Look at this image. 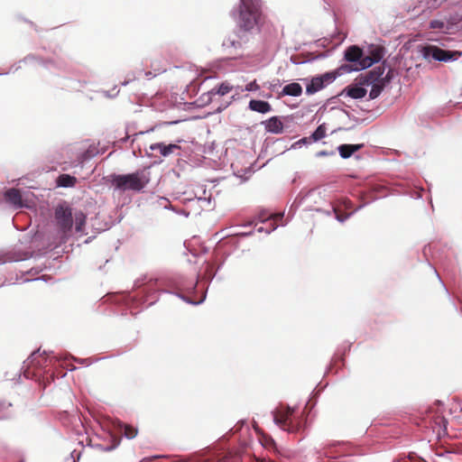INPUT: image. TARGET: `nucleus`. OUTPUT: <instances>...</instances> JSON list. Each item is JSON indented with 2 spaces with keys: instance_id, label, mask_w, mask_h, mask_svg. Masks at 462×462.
<instances>
[{
  "instance_id": "nucleus-1",
  "label": "nucleus",
  "mask_w": 462,
  "mask_h": 462,
  "mask_svg": "<svg viewBox=\"0 0 462 462\" xmlns=\"http://www.w3.org/2000/svg\"><path fill=\"white\" fill-rule=\"evenodd\" d=\"M222 264L218 265L216 272H212V267L208 265L204 278L198 273L196 279L184 274H172L161 280H150L134 294L120 292L111 295L109 300L116 308L114 311L121 316L128 313L136 316L143 308L138 310L136 309L144 304V308H147L156 303L160 292L173 294L186 303L197 306L206 300L208 286Z\"/></svg>"
},
{
  "instance_id": "nucleus-2",
  "label": "nucleus",
  "mask_w": 462,
  "mask_h": 462,
  "mask_svg": "<svg viewBox=\"0 0 462 462\" xmlns=\"http://www.w3.org/2000/svg\"><path fill=\"white\" fill-rule=\"evenodd\" d=\"M232 14L236 22V30L234 35L227 36L223 41V47L238 49L242 42L247 41V33L258 30L262 16L261 0H239L238 10Z\"/></svg>"
},
{
  "instance_id": "nucleus-3",
  "label": "nucleus",
  "mask_w": 462,
  "mask_h": 462,
  "mask_svg": "<svg viewBox=\"0 0 462 462\" xmlns=\"http://www.w3.org/2000/svg\"><path fill=\"white\" fill-rule=\"evenodd\" d=\"M319 194L316 189H310L307 191L300 190V193L296 196L294 201L291 204V209L296 210L300 208L303 203L309 202L307 206L308 210L316 211L318 213H322L326 216H331L332 214L335 217V219L339 223L346 222L348 218H350L356 212L359 211L363 208H365L369 203L376 200L378 198L376 196L370 195V199L367 201L362 202L357 208L354 210L348 211L353 208V203L348 199H341L337 203H330L328 208H314L311 205V199L316 195Z\"/></svg>"
},
{
  "instance_id": "nucleus-4",
  "label": "nucleus",
  "mask_w": 462,
  "mask_h": 462,
  "mask_svg": "<svg viewBox=\"0 0 462 462\" xmlns=\"http://www.w3.org/2000/svg\"><path fill=\"white\" fill-rule=\"evenodd\" d=\"M106 184H110L114 192L120 193L132 191L134 193L143 192L144 189L151 181V172L149 168L138 169L129 173H110L103 177Z\"/></svg>"
},
{
  "instance_id": "nucleus-5",
  "label": "nucleus",
  "mask_w": 462,
  "mask_h": 462,
  "mask_svg": "<svg viewBox=\"0 0 462 462\" xmlns=\"http://www.w3.org/2000/svg\"><path fill=\"white\" fill-rule=\"evenodd\" d=\"M273 423L288 433L300 434L304 438L308 428L307 420L302 416H296L291 407L279 417L275 411H272Z\"/></svg>"
},
{
  "instance_id": "nucleus-6",
  "label": "nucleus",
  "mask_w": 462,
  "mask_h": 462,
  "mask_svg": "<svg viewBox=\"0 0 462 462\" xmlns=\"http://www.w3.org/2000/svg\"><path fill=\"white\" fill-rule=\"evenodd\" d=\"M417 52L428 62L440 61L448 63L457 60L462 56V51L447 50L430 43L419 44L417 46Z\"/></svg>"
},
{
  "instance_id": "nucleus-7",
  "label": "nucleus",
  "mask_w": 462,
  "mask_h": 462,
  "mask_svg": "<svg viewBox=\"0 0 462 462\" xmlns=\"http://www.w3.org/2000/svg\"><path fill=\"white\" fill-rule=\"evenodd\" d=\"M54 218L58 227L60 240L61 243H66L72 235V208L65 202L63 204H59L54 211Z\"/></svg>"
},
{
  "instance_id": "nucleus-8",
  "label": "nucleus",
  "mask_w": 462,
  "mask_h": 462,
  "mask_svg": "<svg viewBox=\"0 0 462 462\" xmlns=\"http://www.w3.org/2000/svg\"><path fill=\"white\" fill-rule=\"evenodd\" d=\"M364 59H365V49L360 48L358 45H350L344 51V60L348 64H343L336 69L338 72H342V75L344 73L366 69L367 68L362 67Z\"/></svg>"
},
{
  "instance_id": "nucleus-9",
  "label": "nucleus",
  "mask_w": 462,
  "mask_h": 462,
  "mask_svg": "<svg viewBox=\"0 0 462 462\" xmlns=\"http://www.w3.org/2000/svg\"><path fill=\"white\" fill-rule=\"evenodd\" d=\"M341 75L342 72H338V70L334 69L313 76L310 79H305L304 80L307 81L305 90L306 95L311 96L316 94L319 90L333 83Z\"/></svg>"
},
{
  "instance_id": "nucleus-10",
  "label": "nucleus",
  "mask_w": 462,
  "mask_h": 462,
  "mask_svg": "<svg viewBox=\"0 0 462 462\" xmlns=\"http://www.w3.org/2000/svg\"><path fill=\"white\" fill-rule=\"evenodd\" d=\"M385 55V48L379 44H368L365 50V57L363 60L364 68H371L373 65L383 61V59Z\"/></svg>"
},
{
  "instance_id": "nucleus-11",
  "label": "nucleus",
  "mask_w": 462,
  "mask_h": 462,
  "mask_svg": "<svg viewBox=\"0 0 462 462\" xmlns=\"http://www.w3.org/2000/svg\"><path fill=\"white\" fill-rule=\"evenodd\" d=\"M367 87L368 86L357 77L351 84L344 88L338 96H346L353 99H362L367 94Z\"/></svg>"
},
{
  "instance_id": "nucleus-12",
  "label": "nucleus",
  "mask_w": 462,
  "mask_h": 462,
  "mask_svg": "<svg viewBox=\"0 0 462 462\" xmlns=\"http://www.w3.org/2000/svg\"><path fill=\"white\" fill-rule=\"evenodd\" d=\"M33 252L22 249L2 250L0 251V265L8 263H16L32 258Z\"/></svg>"
},
{
  "instance_id": "nucleus-13",
  "label": "nucleus",
  "mask_w": 462,
  "mask_h": 462,
  "mask_svg": "<svg viewBox=\"0 0 462 462\" xmlns=\"http://www.w3.org/2000/svg\"><path fill=\"white\" fill-rule=\"evenodd\" d=\"M386 68H388V64L387 61L384 60L365 74H360L358 77L365 82L366 86L369 87L373 83L382 82V76L384 75Z\"/></svg>"
},
{
  "instance_id": "nucleus-14",
  "label": "nucleus",
  "mask_w": 462,
  "mask_h": 462,
  "mask_svg": "<svg viewBox=\"0 0 462 462\" xmlns=\"http://www.w3.org/2000/svg\"><path fill=\"white\" fill-rule=\"evenodd\" d=\"M5 199L10 203L14 208H27L26 201L23 199L22 194L19 189L11 188L5 191Z\"/></svg>"
},
{
  "instance_id": "nucleus-15",
  "label": "nucleus",
  "mask_w": 462,
  "mask_h": 462,
  "mask_svg": "<svg viewBox=\"0 0 462 462\" xmlns=\"http://www.w3.org/2000/svg\"><path fill=\"white\" fill-rule=\"evenodd\" d=\"M364 143H343L337 147V151L339 156L344 160L349 159L352 156L359 160L360 156L355 155V153L364 148Z\"/></svg>"
},
{
  "instance_id": "nucleus-16",
  "label": "nucleus",
  "mask_w": 462,
  "mask_h": 462,
  "mask_svg": "<svg viewBox=\"0 0 462 462\" xmlns=\"http://www.w3.org/2000/svg\"><path fill=\"white\" fill-rule=\"evenodd\" d=\"M264 129L267 133H271L273 134H280L283 133V123L281 120V117L278 116H273L267 120L262 122Z\"/></svg>"
},
{
  "instance_id": "nucleus-17",
  "label": "nucleus",
  "mask_w": 462,
  "mask_h": 462,
  "mask_svg": "<svg viewBox=\"0 0 462 462\" xmlns=\"http://www.w3.org/2000/svg\"><path fill=\"white\" fill-rule=\"evenodd\" d=\"M270 218H271V216L266 210L262 209L260 211V214L258 216V220L263 224H266V226L257 227L256 231L258 233L264 232L265 234L270 235L272 232H273L278 227V225L275 224L274 222H268L270 220Z\"/></svg>"
},
{
  "instance_id": "nucleus-18",
  "label": "nucleus",
  "mask_w": 462,
  "mask_h": 462,
  "mask_svg": "<svg viewBox=\"0 0 462 462\" xmlns=\"http://www.w3.org/2000/svg\"><path fill=\"white\" fill-rule=\"evenodd\" d=\"M248 109L264 115L270 113L273 110V107L268 101L262 99H251L248 103Z\"/></svg>"
},
{
  "instance_id": "nucleus-19",
  "label": "nucleus",
  "mask_w": 462,
  "mask_h": 462,
  "mask_svg": "<svg viewBox=\"0 0 462 462\" xmlns=\"http://www.w3.org/2000/svg\"><path fill=\"white\" fill-rule=\"evenodd\" d=\"M150 151H156L159 150L160 153L163 157L169 156L171 153H172L175 150L180 149V145L176 143H169L165 144L164 143H152L149 146Z\"/></svg>"
},
{
  "instance_id": "nucleus-20",
  "label": "nucleus",
  "mask_w": 462,
  "mask_h": 462,
  "mask_svg": "<svg viewBox=\"0 0 462 462\" xmlns=\"http://www.w3.org/2000/svg\"><path fill=\"white\" fill-rule=\"evenodd\" d=\"M99 219V217L97 216L95 220H94V223L92 224V226L95 227L96 230H97L98 232H104L106 230H108L110 229L111 227H113L116 224H118L122 221L123 219V216L120 215L116 219H113L112 218V216H109L108 217V219L107 220H105L103 224H100V223H97V221Z\"/></svg>"
},
{
  "instance_id": "nucleus-21",
  "label": "nucleus",
  "mask_w": 462,
  "mask_h": 462,
  "mask_svg": "<svg viewBox=\"0 0 462 462\" xmlns=\"http://www.w3.org/2000/svg\"><path fill=\"white\" fill-rule=\"evenodd\" d=\"M302 94V87L298 82H292L285 85L281 93L280 96H290V97H300Z\"/></svg>"
},
{
  "instance_id": "nucleus-22",
  "label": "nucleus",
  "mask_w": 462,
  "mask_h": 462,
  "mask_svg": "<svg viewBox=\"0 0 462 462\" xmlns=\"http://www.w3.org/2000/svg\"><path fill=\"white\" fill-rule=\"evenodd\" d=\"M77 178L68 173H61L56 178V186L59 188H73Z\"/></svg>"
},
{
  "instance_id": "nucleus-23",
  "label": "nucleus",
  "mask_w": 462,
  "mask_h": 462,
  "mask_svg": "<svg viewBox=\"0 0 462 462\" xmlns=\"http://www.w3.org/2000/svg\"><path fill=\"white\" fill-rule=\"evenodd\" d=\"M87 221V215L82 210H76L73 213V225L75 224V231L81 233L84 230Z\"/></svg>"
},
{
  "instance_id": "nucleus-24",
  "label": "nucleus",
  "mask_w": 462,
  "mask_h": 462,
  "mask_svg": "<svg viewBox=\"0 0 462 462\" xmlns=\"http://www.w3.org/2000/svg\"><path fill=\"white\" fill-rule=\"evenodd\" d=\"M117 430L125 438L128 439H134L138 433L137 428L128 426L127 424L120 421L117 422Z\"/></svg>"
},
{
  "instance_id": "nucleus-25",
  "label": "nucleus",
  "mask_w": 462,
  "mask_h": 462,
  "mask_svg": "<svg viewBox=\"0 0 462 462\" xmlns=\"http://www.w3.org/2000/svg\"><path fill=\"white\" fill-rule=\"evenodd\" d=\"M326 136V125L325 124L319 125L311 134L308 136L310 143H317Z\"/></svg>"
},
{
  "instance_id": "nucleus-26",
  "label": "nucleus",
  "mask_w": 462,
  "mask_h": 462,
  "mask_svg": "<svg viewBox=\"0 0 462 462\" xmlns=\"http://www.w3.org/2000/svg\"><path fill=\"white\" fill-rule=\"evenodd\" d=\"M369 87H371L368 97L369 100H374L377 98L383 91V89L386 88V86L383 82L373 83Z\"/></svg>"
},
{
  "instance_id": "nucleus-27",
  "label": "nucleus",
  "mask_w": 462,
  "mask_h": 462,
  "mask_svg": "<svg viewBox=\"0 0 462 462\" xmlns=\"http://www.w3.org/2000/svg\"><path fill=\"white\" fill-rule=\"evenodd\" d=\"M233 87L226 81L220 83L217 87L212 88V92L216 96H225L232 90Z\"/></svg>"
},
{
  "instance_id": "nucleus-28",
  "label": "nucleus",
  "mask_w": 462,
  "mask_h": 462,
  "mask_svg": "<svg viewBox=\"0 0 462 462\" xmlns=\"http://www.w3.org/2000/svg\"><path fill=\"white\" fill-rule=\"evenodd\" d=\"M214 98H215L214 93L212 92V90H209L206 93H203L198 98L197 103L199 104V106H207V105H209L210 103H212Z\"/></svg>"
},
{
  "instance_id": "nucleus-29",
  "label": "nucleus",
  "mask_w": 462,
  "mask_h": 462,
  "mask_svg": "<svg viewBox=\"0 0 462 462\" xmlns=\"http://www.w3.org/2000/svg\"><path fill=\"white\" fill-rule=\"evenodd\" d=\"M386 69H387V72L385 73L384 76H382L381 81L387 87L394 79V78L398 75V72L395 69L390 68L389 66Z\"/></svg>"
},
{
  "instance_id": "nucleus-30",
  "label": "nucleus",
  "mask_w": 462,
  "mask_h": 462,
  "mask_svg": "<svg viewBox=\"0 0 462 462\" xmlns=\"http://www.w3.org/2000/svg\"><path fill=\"white\" fill-rule=\"evenodd\" d=\"M338 363H342V365H344V357L339 356V350L334 355L326 374H328L335 366H337Z\"/></svg>"
},
{
  "instance_id": "nucleus-31",
  "label": "nucleus",
  "mask_w": 462,
  "mask_h": 462,
  "mask_svg": "<svg viewBox=\"0 0 462 462\" xmlns=\"http://www.w3.org/2000/svg\"><path fill=\"white\" fill-rule=\"evenodd\" d=\"M40 352V349L32 352L31 356L23 362L26 364L27 367L30 365H42V362L40 360H37L36 355Z\"/></svg>"
},
{
  "instance_id": "nucleus-32",
  "label": "nucleus",
  "mask_w": 462,
  "mask_h": 462,
  "mask_svg": "<svg viewBox=\"0 0 462 462\" xmlns=\"http://www.w3.org/2000/svg\"><path fill=\"white\" fill-rule=\"evenodd\" d=\"M430 28L431 29H434V30H448V27L446 26V23L445 22L441 21V20H431L430 22V24H429Z\"/></svg>"
},
{
  "instance_id": "nucleus-33",
  "label": "nucleus",
  "mask_w": 462,
  "mask_h": 462,
  "mask_svg": "<svg viewBox=\"0 0 462 462\" xmlns=\"http://www.w3.org/2000/svg\"><path fill=\"white\" fill-rule=\"evenodd\" d=\"M261 444L265 448H274L276 443L273 440V439L270 437L263 436L261 439Z\"/></svg>"
},
{
  "instance_id": "nucleus-34",
  "label": "nucleus",
  "mask_w": 462,
  "mask_h": 462,
  "mask_svg": "<svg viewBox=\"0 0 462 462\" xmlns=\"http://www.w3.org/2000/svg\"><path fill=\"white\" fill-rule=\"evenodd\" d=\"M308 144H310V142L308 139V136L302 137L299 141L292 143L291 146V149H298V148H300L302 145H308Z\"/></svg>"
},
{
  "instance_id": "nucleus-35",
  "label": "nucleus",
  "mask_w": 462,
  "mask_h": 462,
  "mask_svg": "<svg viewBox=\"0 0 462 462\" xmlns=\"http://www.w3.org/2000/svg\"><path fill=\"white\" fill-rule=\"evenodd\" d=\"M73 360L84 366H89L93 363L97 362V360H94L92 358H79V357H74Z\"/></svg>"
},
{
  "instance_id": "nucleus-36",
  "label": "nucleus",
  "mask_w": 462,
  "mask_h": 462,
  "mask_svg": "<svg viewBox=\"0 0 462 462\" xmlns=\"http://www.w3.org/2000/svg\"><path fill=\"white\" fill-rule=\"evenodd\" d=\"M112 91H113V93H110V91H108V90H102V91H100V93L105 97H108V98H113V97H116L118 95V93H119V90L116 89V87H114Z\"/></svg>"
},
{
  "instance_id": "nucleus-37",
  "label": "nucleus",
  "mask_w": 462,
  "mask_h": 462,
  "mask_svg": "<svg viewBox=\"0 0 462 462\" xmlns=\"http://www.w3.org/2000/svg\"><path fill=\"white\" fill-rule=\"evenodd\" d=\"M259 88H260V87L257 84L256 80H253V81L249 82L248 84H246L245 89V91L252 92V91H256Z\"/></svg>"
},
{
  "instance_id": "nucleus-38",
  "label": "nucleus",
  "mask_w": 462,
  "mask_h": 462,
  "mask_svg": "<svg viewBox=\"0 0 462 462\" xmlns=\"http://www.w3.org/2000/svg\"><path fill=\"white\" fill-rule=\"evenodd\" d=\"M336 155V151L334 150H331V151H327V150H322V151H319L318 152L315 156L319 158V157H328V156H335Z\"/></svg>"
},
{
  "instance_id": "nucleus-39",
  "label": "nucleus",
  "mask_w": 462,
  "mask_h": 462,
  "mask_svg": "<svg viewBox=\"0 0 462 462\" xmlns=\"http://www.w3.org/2000/svg\"><path fill=\"white\" fill-rule=\"evenodd\" d=\"M119 444H120V440L119 439H115L113 441L112 445L101 446V448H102V450L108 452V451H112L115 448H116L119 446Z\"/></svg>"
},
{
  "instance_id": "nucleus-40",
  "label": "nucleus",
  "mask_w": 462,
  "mask_h": 462,
  "mask_svg": "<svg viewBox=\"0 0 462 462\" xmlns=\"http://www.w3.org/2000/svg\"><path fill=\"white\" fill-rule=\"evenodd\" d=\"M82 450H72L69 455V459L72 460V462H78L81 457Z\"/></svg>"
},
{
  "instance_id": "nucleus-41",
  "label": "nucleus",
  "mask_w": 462,
  "mask_h": 462,
  "mask_svg": "<svg viewBox=\"0 0 462 462\" xmlns=\"http://www.w3.org/2000/svg\"><path fill=\"white\" fill-rule=\"evenodd\" d=\"M32 61H38V57L34 54L30 53V54L26 55L23 59H22L19 61V63L23 62V63L26 64V63H30Z\"/></svg>"
},
{
  "instance_id": "nucleus-42",
  "label": "nucleus",
  "mask_w": 462,
  "mask_h": 462,
  "mask_svg": "<svg viewBox=\"0 0 462 462\" xmlns=\"http://www.w3.org/2000/svg\"><path fill=\"white\" fill-rule=\"evenodd\" d=\"M38 62L44 67L45 69H49L50 66L54 65V61L51 59L45 60L38 57Z\"/></svg>"
},
{
  "instance_id": "nucleus-43",
  "label": "nucleus",
  "mask_w": 462,
  "mask_h": 462,
  "mask_svg": "<svg viewBox=\"0 0 462 462\" xmlns=\"http://www.w3.org/2000/svg\"><path fill=\"white\" fill-rule=\"evenodd\" d=\"M161 200L164 202V203H162V202L160 203V205L163 208L175 211L174 207L170 203V201L166 198H161Z\"/></svg>"
},
{
  "instance_id": "nucleus-44",
  "label": "nucleus",
  "mask_w": 462,
  "mask_h": 462,
  "mask_svg": "<svg viewBox=\"0 0 462 462\" xmlns=\"http://www.w3.org/2000/svg\"><path fill=\"white\" fill-rule=\"evenodd\" d=\"M269 89L271 91H275L278 89L279 87H281V81L279 79H275L273 82H269Z\"/></svg>"
},
{
  "instance_id": "nucleus-45",
  "label": "nucleus",
  "mask_w": 462,
  "mask_h": 462,
  "mask_svg": "<svg viewBox=\"0 0 462 462\" xmlns=\"http://www.w3.org/2000/svg\"><path fill=\"white\" fill-rule=\"evenodd\" d=\"M42 271V268L40 267H32L28 270L24 274L36 275L39 274Z\"/></svg>"
},
{
  "instance_id": "nucleus-46",
  "label": "nucleus",
  "mask_w": 462,
  "mask_h": 462,
  "mask_svg": "<svg viewBox=\"0 0 462 462\" xmlns=\"http://www.w3.org/2000/svg\"><path fill=\"white\" fill-rule=\"evenodd\" d=\"M290 60L291 63H293L295 65H300V64H303L306 62L305 60H300L298 56H293V55L291 56Z\"/></svg>"
},
{
  "instance_id": "nucleus-47",
  "label": "nucleus",
  "mask_w": 462,
  "mask_h": 462,
  "mask_svg": "<svg viewBox=\"0 0 462 462\" xmlns=\"http://www.w3.org/2000/svg\"><path fill=\"white\" fill-rule=\"evenodd\" d=\"M228 104H223L221 103L217 107L214 108L213 112L216 113H221L223 110H225L227 107Z\"/></svg>"
},
{
  "instance_id": "nucleus-48",
  "label": "nucleus",
  "mask_w": 462,
  "mask_h": 462,
  "mask_svg": "<svg viewBox=\"0 0 462 462\" xmlns=\"http://www.w3.org/2000/svg\"><path fill=\"white\" fill-rule=\"evenodd\" d=\"M228 104H223L221 103L217 107L214 108L213 112L216 113H221L223 110H225L227 107Z\"/></svg>"
},
{
  "instance_id": "nucleus-49",
  "label": "nucleus",
  "mask_w": 462,
  "mask_h": 462,
  "mask_svg": "<svg viewBox=\"0 0 462 462\" xmlns=\"http://www.w3.org/2000/svg\"><path fill=\"white\" fill-rule=\"evenodd\" d=\"M152 131H153V128H151V129H149V130H147V131H145V132H144V131H140V132H138V133H135V134L133 135V139H132V142H131V143H132V144H134V141H135V138H136L137 136L142 135V134H144L145 133L152 132Z\"/></svg>"
},
{
  "instance_id": "nucleus-50",
  "label": "nucleus",
  "mask_w": 462,
  "mask_h": 462,
  "mask_svg": "<svg viewBox=\"0 0 462 462\" xmlns=\"http://www.w3.org/2000/svg\"><path fill=\"white\" fill-rule=\"evenodd\" d=\"M245 425V421H238L237 424L230 430L232 434L236 433L238 430H240Z\"/></svg>"
},
{
  "instance_id": "nucleus-51",
  "label": "nucleus",
  "mask_w": 462,
  "mask_h": 462,
  "mask_svg": "<svg viewBox=\"0 0 462 462\" xmlns=\"http://www.w3.org/2000/svg\"><path fill=\"white\" fill-rule=\"evenodd\" d=\"M349 119H353L355 122H358L359 119L356 116H353L347 110L341 108L340 109Z\"/></svg>"
},
{
  "instance_id": "nucleus-52",
  "label": "nucleus",
  "mask_w": 462,
  "mask_h": 462,
  "mask_svg": "<svg viewBox=\"0 0 462 462\" xmlns=\"http://www.w3.org/2000/svg\"><path fill=\"white\" fill-rule=\"evenodd\" d=\"M162 457V456L155 455L152 457H143L140 462H152L153 459Z\"/></svg>"
},
{
  "instance_id": "nucleus-53",
  "label": "nucleus",
  "mask_w": 462,
  "mask_h": 462,
  "mask_svg": "<svg viewBox=\"0 0 462 462\" xmlns=\"http://www.w3.org/2000/svg\"><path fill=\"white\" fill-rule=\"evenodd\" d=\"M93 156H94V153H93L90 150L86 151V152L82 154V157H83V159H84V160H89V159H91Z\"/></svg>"
},
{
  "instance_id": "nucleus-54",
  "label": "nucleus",
  "mask_w": 462,
  "mask_h": 462,
  "mask_svg": "<svg viewBox=\"0 0 462 462\" xmlns=\"http://www.w3.org/2000/svg\"><path fill=\"white\" fill-rule=\"evenodd\" d=\"M134 79H135L134 75H133L132 77H130V75H128L127 79H125L121 84H122V86H126Z\"/></svg>"
},
{
  "instance_id": "nucleus-55",
  "label": "nucleus",
  "mask_w": 462,
  "mask_h": 462,
  "mask_svg": "<svg viewBox=\"0 0 462 462\" xmlns=\"http://www.w3.org/2000/svg\"><path fill=\"white\" fill-rule=\"evenodd\" d=\"M11 406H12V403H10V402H7L5 401L0 402V411L5 410V408H9Z\"/></svg>"
},
{
  "instance_id": "nucleus-56",
  "label": "nucleus",
  "mask_w": 462,
  "mask_h": 462,
  "mask_svg": "<svg viewBox=\"0 0 462 462\" xmlns=\"http://www.w3.org/2000/svg\"><path fill=\"white\" fill-rule=\"evenodd\" d=\"M454 453H455V452H454V451H452V450H446V451H444V452H442V453H438L437 455H438L439 457H447V456H448V455H451V454H454Z\"/></svg>"
},
{
  "instance_id": "nucleus-57",
  "label": "nucleus",
  "mask_w": 462,
  "mask_h": 462,
  "mask_svg": "<svg viewBox=\"0 0 462 462\" xmlns=\"http://www.w3.org/2000/svg\"><path fill=\"white\" fill-rule=\"evenodd\" d=\"M175 212L179 215H183L185 216L186 217H188L189 216V212L186 211L185 209H180V210H176L175 209Z\"/></svg>"
},
{
  "instance_id": "nucleus-58",
  "label": "nucleus",
  "mask_w": 462,
  "mask_h": 462,
  "mask_svg": "<svg viewBox=\"0 0 462 462\" xmlns=\"http://www.w3.org/2000/svg\"><path fill=\"white\" fill-rule=\"evenodd\" d=\"M434 272H435V273H436V275H437L438 279H439V280L440 281V282L442 283V285H443V287H444V289H445L446 292H447L448 294H449L448 290L447 289V287H446V286H445V284L443 283V282H442V280H441V278H440V276H439V273L437 272V270H436L435 268H434Z\"/></svg>"
},
{
  "instance_id": "nucleus-59",
  "label": "nucleus",
  "mask_w": 462,
  "mask_h": 462,
  "mask_svg": "<svg viewBox=\"0 0 462 462\" xmlns=\"http://www.w3.org/2000/svg\"><path fill=\"white\" fill-rule=\"evenodd\" d=\"M144 75L145 77L148 79H151L152 78H154L156 75L153 74L152 71H146L144 72Z\"/></svg>"
},
{
  "instance_id": "nucleus-60",
  "label": "nucleus",
  "mask_w": 462,
  "mask_h": 462,
  "mask_svg": "<svg viewBox=\"0 0 462 462\" xmlns=\"http://www.w3.org/2000/svg\"><path fill=\"white\" fill-rule=\"evenodd\" d=\"M23 21H24V22H26V23H30V25H31L32 28H34V30H35L36 32H38L37 25H36L33 22H32V21H28L27 19H23Z\"/></svg>"
},
{
  "instance_id": "nucleus-61",
  "label": "nucleus",
  "mask_w": 462,
  "mask_h": 462,
  "mask_svg": "<svg viewBox=\"0 0 462 462\" xmlns=\"http://www.w3.org/2000/svg\"><path fill=\"white\" fill-rule=\"evenodd\" d=\"M129 139H130V136L126 135V136L121 138L118 142L121 143H125Z\"/></svg>"
},
{
  "instance_id": "nucleus-62",
  "label": "nucleus",
  "mask_w": 462,
  "mask_h": 462,
  "mask_svg": "<svg viewBox=\"0 0 462 462\" xmlns=\"http://www.w3.org/2000/svg\"><path fill=\"white\" fill-rule=\"evenodd\" d=\"M252 234H253L252 231H250V232H243V233H240V236H244V237H246V236H250Z\"/></svg>"
},
{
  "instance_id": "nucleus-63",
  "label": "nucleus",
  "mask_w": 462,
  "mask_h": 462,
  "mask_svg": "<svg viewBox=\"0 0 462 462\" xmlns=\"http://www.w3.org/2000/svg\"><path fill=\"white\" fill-rule=\"evenodd\" d=\"M38 280H42V277L41 278H36V279H28V278H25L23 280V282H32V281H38Z\"/></svg>"
},
{
  "instance_id": "nucleus-64",
  "label": "nucleus",
  "mask_w": 462,
  "mask_h": 462,
  "mask_svg": "<svg viewBox=\"0 0 462 462\" xmlns=\"http://www.w3.org/2000/svg\"><path fill=\"white\" fill-rule=\"evenodd\" d=\"M23 375H24V377H26V378H30V377H31V374H30V372H29L27 369H26V370H24V372H23Z\"/></svg>"
}]
</instances>
